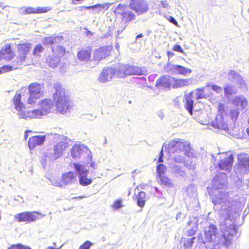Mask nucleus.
I'll use <instances>...</instances> for the list:
<instances>
[{
	"mask_svg": "<svg viewBox=\"0 0 249 249\" xmlns=\"http://www.w3.org/2000/svg\"><path fill=\"white\" fill-rule=\"evenodd\" d=\"M54 89L55 92L53 95L54 102V113H66L70 111L72 106L68 94L60 85H55Z\"/></svg>",
	"mask_w": 249,
	"mask_h": 249,
	"instance_id": "obj_1",
	"label": "nucleus"
},
{
	"mask_svg": "<svg viewBox=\"0 0 249 249\" xmlns=\"http://www.w3.org/2000/svg\"><path fill=\"white\" fill-rule=\"evenodd\" d=\"M113 13L116 18H120L122 22L125 24L117 31L118 34L122 33L126 28V24L136 18L135 14L130 10L127 4L119 3L114 10Z\"/></svg>",
	"mask_w": 249,
	"mask_h": 249,
	"instance_id": "obj_2",
	"label": "nucleus"
},
{
	"mask_svg": "<svg viewBox=\"0 0 249 249\" xmlns=\"http://www.w3.org/2000/svg\"><path fill=\"white\" fill-rule=\"evenodd\" d=\"M43 85L34 82L29 85L28 89L29 97L27 100V104H35L37 100L43 95Z\"/></svg>",
	"mask_w": 249,
	"mask_h": 249,
	"instance_id": "obj_3",
	"label": "nucleus"
},
{
	"mask_svg": "<svg viewBox=\"0 0 249 249\" xmlns=\"http://www.w3.org/2000/svg\"><path fill=\"white\" fill-rule=\"evenodd\" d=\"M113 47L111 45L104 46L94 51L93 61L98 64L102 60L112 55Z\"/></svg>",
	"mask_w": 249,
	"mask_h": 249,
	"instance_id": "obj_4",
	"label": "nucleus"
},
{
	"mask_svg": "<svg viewBox=\"0 0 249 249\" xmlns=\"http://www.w3.org/2000/svg\"><path fill=\"white\" fill-rule=\"evenodd\" d=\"M233 161L234 157L231 152H223L220 157V160L217 164V167L220 170L230 171Z\"/></svg>",
	"mask_w": 249,
	"mask_h": 249,
	"instance_id": "obj_5",
	"label": "nucleus"
},
{
	"mask_svg": "<svg viewBox=\"0 0 249 249\" xmlns=\"http://www.w3.org/2000/svg\"><path fill=\"white\" fill-rule=\"evenodd\" d=\"M40 213L35 211H28L18 213L14 216V219L18 222L30 223L39 219Z\"/></svg>",
	"mask_w": 249,
	"mask_h": 249,
	"instance_id": "obj_6",
	"label": "nucleus"
},
{
	"mask_svg": "<svg viewBox=\"0 0 249 249\" xmlns=\"http://www.w3.org/2000/svg\"><path fill=\"white\" fill-rule=\"evenodd\" d=\"M237 168L242 174L249 173V157L247 154L241 153L238 155Z\"/></svg>",
	"mask_w": 249,
	"mask_h": 249,
	"instance_id": "obj_7",
	"label": "nucleus"
},
{
	"mask_svg": "<svg viewBox=\"0 0 249 249\" xmlns=\"http://www.w3.org/2000/svg\"><path fill=\"white\" fill-rule=\"evenodd\" d=\"M128 6L138 15L142 14L148 10V4L145 0H130Z\"/></svg>",
	"mask_w": 249,
	"mask_h": 249,
	"instance_id": "obj_8",
	"label": "nucleus"
},
{
	"mask_svg": "<svg viewBox=\"0 0 249 249\" xmlns=\"http://www.w3.org/2000/svg\"><path fill=\"white\" fill-rule=\"evenodd\" d=\"M15 57V54L11 44H6L0 50V61H11Z\"/></svg>",
	"mask_w": 249,
	"mask_h": 249,
	"instance_id": "obj_9",
	"label": "nucleus"
},
{
	"mask_svg": "<svg viewBox=\"0 0 249 249\" xmlns=\"http://www.w3.org/2000/svg\"><path fill=\"white\" fill-rule=\"evenodd\" d=\"M92 52V49L91 46L81 48L77 53V58L81 62H88L91 60Z\"/></svg>",
	"mask_w": 249,
	"mask_h": 249,
	"instance_id": "obj_10",
	"label": "nucleus"
},
{
	"mask_svg": "<svg viewBox=\"0 0 249 249\" xmlns=\"http://www.w3.org/2000/svg\"><path fill=\"white\" fill-rule=\"evenodd\" d=\"M169 146L170 152L172 153L184 152L187 153L190 148L188 144L181 141H174L170 143Z\"/></svg>",
	"mask_w": 249,
	"mask_h": 249,
	"instance_id": "obj_11",
	"label": "nucleus"
},
{
	"mask_svg": "<svg viewBox=\"0 0 249 249\" xmlns=\"http://www.w3.org/2000/svg\"><path fill=\"white\" fill-rule=\"evenodd\" d=\"M228 117L220 116V115H216L214 120L212 123V126L214 128L218 129H222L225 131L228 130Z\"/></svg>",
	"mask_w": 249,
	"mask_h": 249,
	"instance_id": "obj_12",
	"label": "nucleus"
},
{
	"mask_svg": "<svg viewBox=\"0 0 249 249\" xmlns=\"http://www.w3.org/2000/svg\"><path fill=\"white\" fill-rule=\"evenodd\" d=\"M232 228L227 227L223 231V234L220 236L218 240V244L221 246H228L231 243V238L233 234L231 233V231Z\"/></svg>",
	"mask_w": 249,
	"mask_h": 249,
	"instance_id": "obj_13",
	"label": "nucleus"
},
{
	"mask_svg": "<svg viewBox=\"0 0 249 249\" xmlns=\"http://www.w3.org/2000/svg\"><path fill=\"white\" fill-rule=\"evenodd\" d=\"M115 75L118 77V71L112 67L105 68L100 74L99 79L100 81L105 82L111 79Z\"/></svg>",
	"mask_w": 249,
	"mask_h": 249,
	"instance_id": "obj_14",
	"label": "nucleus"
},
{
	"mask_svg": "<svg viewBox=\"0 0 249 249\" xmlns=\"http://www.w3.org/2000/svg\"><path fill=\"white\" fill-rule=\"evenodd\" d=\"M22 12L24 14L30 15L32 14H42L47 13L52 10V7L50 6L37 7L36 8L33 7H24L22 8Z\"/></svg>",
	"mask_w": 249,
	"mask_h": 249,
	"instance_id": "obj_15",
	"label": "nucleus"
},
{
	"mask_svg": "<svg viewBox=\"0 0 249 249\" xmlns=\"http://www.w3.org/2000/svg\"><path fill=\"white\" fill-rule=\"evenodd\" d=\"M40 108L46 115L52 112H54V106L51 99L45 98L39 101Z\"/></svg>",
	"mask_w": 249,
	"mask_h": 249,
	"instance_id": "obj_16",
	"label": "nucleus"
},
{
	"mask_svg": "<svg viewBox=\"0 0 249 249\" xmlns=\"http://www.w3.org/2000/svg\"><path fill=\"white\" fill-rule=\"evenodd\" d=\"M45 115L42 110L39 109H35L32 111H25L24 113H20V118L24 119H32L41 118L42 116Z\"/></svg>",
	"mask_w": 249,
	"mask_h": 249,
	"instance_id": "obj_17",
	"label": "nucleus"
},
{
	"mask_svg": "<svg viewBox=\"0 0 249 249\" xmlns=\"http://www.w3.org/2000/svg\"><path fill=\"white\" fill-rule=\"evenodd\" d=\"M45 135H36L30 137L28 140V146L31 150L43 144L45 141Z\"/></svg>",
	"mask_w": 249,
	"mask_h": 249,
	"instance_id": "obj_18",
	"label": "nucleus"
},
{
	"mask_svg": "<svg viewBox=\"0 0 249 249\" xmlns=\"http://www.w3.org/2000/svg\"><path fill=\"white\" fill-rule=\"evenodd\" d=\"M173 77L168 75H162L156 83L157 87H162L164 89H171L172 85Z\"/></svg>",
	"mask_w": 249,
	"mask_h": 249,
	"instance_id": "obj_19",
	"label": "nucleus"
},
{
	"mask_svg": "<svg viewBox=\"0 0 249 249\" xmlns=\"http://www.w3.org/2000/svg\"><path fill=\"white\" fill-rule=\"evenodd\" d=\"M193 91H192L189 93L184 95L183 100L184 108L188 111L191 115L193 114L194 103V101L193 99Z\"/></svg>",
	"mask_w": 249,
	"mask_h": 249,
	"instance_id": "obj_20",
	"label": "nucleus"
},
{
	"mask_svg": "<svg viewBox=\"0 0 249 249\" xmlns=\"http://www.w3.org/2000/svg\"><path fill=\"white\" fill-rule=\"evenodd\" d=\"M13 103L14 105L15 108L18 111V115L20 118V113H24L25 111L22 110L23 108L25 107L23 102L21 101V95L20 93H16L12 100Z\"/></svg>",
	"mask_w": 249,
	"mask_h": 249,
	"instance_id": "obj_21",
	"label": "nucleus"
},
{
	"mask_svg": "<svg viewBox=\"0 0 249 249\" xmlns=\"http://www.w3.org/2000/svg\"><path fill=\"white\" fill-rule=\"evenodd\" d=\"M192 84L191 79H178L173 77L172 87L173 89L179 88L189 86Z\"/></svg>",
	"mask_w": 249,
	"mask_h": 249,
	"instance_id": "obj_22",
	"label": "nucleus"
},
{
	"mask_svg": "<svg viewBox=\"0 0 249 249\" xmlns=\"http://www.w3.org/2000/svg\"><path fill=\"white\" fill-rule=\"evenodd\" d=\"M69 146L68 142L65 141H60L57 142L53 148L54 154L58 157L61 156L63 152Z\"/></svg>",
	"mask_w": 249,
	"mask_h": 249,
	"instance_id": "obj_23",
	"label": "nucleus"
},
{
	"mask_svg": "<svg viewBox=\"0 0 249 249\" xmlns=\"http://www.w3.org/2000/svg\"><path fill=\"white\" fill-rule=\"evenodd\" d=\"M133 66H126L118 71V77H124L127 75H134Z\"/></svg>",
	"mask_w": 249,
	"mask_h": 249,
	"instance_id": "obj_24",
	"label": "nucleus"
},
{
	"mask_svg": "<svg viewBox=\"0 0 249 249\" xmlns=\"http://www.w3.org/2000/svg\"><path fill=\"white\" fill-rule=\"evenodd\" d=\"M76 174L72 171H70L65 173L62 175L61 180L63 184L67 185L73 182L76 179Z\"/></svg>",
	"mask_w": 249,
	"mask_h": 249,
	"instance_id": "obj_25",
	"label": "nucleus"
},
{
	"mask_svg": "<svg viewBox=\"0 0 249 249\" xmlns=\"http://www.w3.org/2000/svg\"><path fill=\"white\" fill-rule=\"evenodd\" d=\"M53 54L55 58H60L66 54L65 48L61 45H58L52 47Z\"/></svg>",
	"mask_w": 249,
	"mask_h": 249,
	"instance_id": "obj_26",
	"label": "nucleus"
},
{
	"mask_svg": "<svg viewBox=\"0 0 249 249\" xmlns=\"http://www.w3.org/2000/svg\"><path fill=\"white\" fill-rule=\"evenodd\" d=\"M88 173V170H85L84 174L79 176V184L83 186H88L92 182V179L91 178H88L87 177Z\"/></svg>",
	"mask_w": 249,
	"mask_h": 249,
	"instance_id": "obj_27",
	"label": "nucleus"
},
{
	"mask_svg": "<svg viewBox=\"0 0 249 249\" xmlns=\"http://www.w3.org/2000/svg\"><path fill=\"white\" fill-rule=\"evenodd\" d=\"M158 183L162 186L172 187L173 186L171 180L165 175L156 177Z\"/></svg>",
	"mask_w": 249,
	"mask_h": 249,
	"instance_id": "obj_28",
	"label": "nucleus"
},
{
	"mask_svg": "<svg viewBox=\"0 0 249 249\" xmlns=\"http://www.w3.org/2000/svg\"><path fill=\"white\" fill-rule=\"evenodd\" d=\"M232 103L236 107L240 106L242 109L246 107L248 105L247 100L242 96H236L232 100Z\"/></svg>",
	"mask_w": 249,
	"mask_h": 249,
	"instance_id": "obj_29",
	"label": "nucleus"
},
{
	"mask_svg": "<svg viewBox=\"0 0 249 249\" xmlns=\"http://www.w3.org/2000/svg\"><path fill=\"white\" fill-rule=\"evenodd\" d=\"M32 44L30 42H24L17 45L18 52H22L26 54H28L31 51Z\"/></svg>",
	"mask_w": 249,
	"mask_h": 249,
	"instance_id": "obj_30",
	"label": "nucleus"
},
{
	"mask_svg": "<svg viewBox=\"0 0 249 249\" xmlns=\"http://www.w3.org/2000/svg\"><path fill=\"white\" fill-rule=\"evenodd\" d=\"M137 205L141 208H143L146 201V194L143 191L140 192L136 196Z\"/></svg>",
	"mask_w": 249,
	"mask_h": 249,
	"instance_id": "obj_31",
	"label": "nucleus"
},
{
	"mask_svg": "<svg viewBox=\"0 0 249 249\" xmlns=\"http://www.w3.org/2000/svg\"><path fill=\"white\" fill-rule=\"evenodd\" d=\"M173 69L175 72L177 74L185 75L187 73H190L192 72V70L189 69H186L182 66L176 65L174 66Z\"/></svg>",
	"mask_w": 249,
	"mask_h": 249,
	"instance_id": "obj_32",
	"label": "nucleus"
},
{
	"mask_svg": "<svg viewBox=\"0 0 249 249\" xmlns=\"http://www.w3.org/2000/svg\"><path fill=\"white\" fill-rule=\"evenodd\" d=\"M18 55L16 59L15 60V65L20 66L24 62L27 58L28 55L22 52H18Z\"/></svg>",
	"mask_w": 249,
	"mask_h": 249,
	"instance_id": "obj_33",
	"label": "nucleus"
},
{
	"mask_svg": "<svg viewBox=\"0 0 249 249\" xmlns=\"http://www.w3.org/2000/svg\"><path fill=\"white\" fill-rule=\"evenodd\" d=\"M217 115H220V116L228 117V113L227 112V107L223 103H219L217 106Z\"/></svg>",
	"mask_w": 249,
	"mask_h": 249,
	"instance_id": "obj_34",
	"label": "nucleus"
},
{
	"mask_svg": "<svg viewBox=\"0 0 249 249\" xmlns=\"http://www.w3.org/2000/svg\"><path fill=\"white\" fill-rule=\"evenodd\" d=\"M82 153V149L79 145H74L71 149V155L73 158L79 157Z\"/></svg>",
	"mask_w": 249,
	"mask_h": 249,
	"instance_id": "obj_35",
	"label": "nucleus"
},
{
	"mask_svg": "<svg viewBox=\"0 0 249 249\" xmlns=\"http://www.w3.org/2000/svg\"><path fill=\"white\" fill-rule=\"evenodd\" d=\"M44 51L43 46L40 43L35 45L33 51V55L36 57L41 56V53Z\"/></svg>",
	"mask_w": 249,
	"mask_h": 249,
	"instance_id": "obj_36",
	"label": "nucleus"
},
{
	"mask_svg": "<svg viewBox=\"0 0 249 249\" xmlns=\"http://www.w3.org/2000/svg\"><path fill=\"white\" fill-rule=\"evenodd\" d=\"M15 60H13L12 62L11 65H5V66H2L1 67V71H2V72L9 71H11L13 70L18 69V67L19 66V65H16V66H15Z\"/></svg>",
	"mask_w": 249,
	"mask_h": 249,
	"instance_id": "obj_37",
	"label": "nucleus"
},
{
	"mask_svg": "<svg viewBox=\"0 0 249 249\" xmlns=\"http://www.w3.org/2000/svg\"><path fill=\"white\" fill-rule=\"evenodd\" d=\"M166 170V167L164 164L162 163L159 164L157 167L156 177H159L162 175H164Z\"/></svg>",
	"mask_w": 249,
	"mask_h": 249,
	"instance_id": "obj_38",
	"label": "nucleus"
},
{
	"mask_svg": "<svg viewBox=\"0 0 249 249\" xmlns=\"http://www.w3.org/2000/svg\"><path fill=\"white\" fill-rule=\"evenodd\" d=\"M86 9H94L95 8H98L100 9L107 10L108 8V5L107 3H98L93 6H84Z\"/></svg>",
	"mask_w": 249,
	"mask_h": 249,
	"instance_id": "obj_39",
	"label": "nucleus"
},
{
	"mask_svg": "<svg viewBox=\"0 0 249 249\" xmlns=\"http://www.w3.org/2000/svg\"><path fill=\"white\" fill-rule=\"evenodd\" d=\"M204 89L205 87H202L201 88H198L196 89V100L206 98V96L204 92Z\"/></svg>",
	"mask_w": 249,
	"mask_h": 249,
	"instance_id": "obj_40",
	"label": "nucleus"
},
{
	"mask_svg": "<svg viewBox=\"0 0 249 249\" xmlns=\"http://www.w3.org/2000/svg\"><path fill=\"white\" fill-rule=\"evenodd\" d=\"M133 70L134 71V75H142L146 73V71L143 67L133 66Z\"/></svg>",
	"mask_w": 249,
	"mask_h": 249,
	"instance_id": "obj_41",
	"label": "nucleus"
},
{
	"mask_svg": "<svg viewBox=\"0 0 249 249\" xmlns=\"http://www.w3.org/2000/svg\"><path fill=\"white\" fill-rule=\"evenodd\" d=\"M55 37L53 36H47L44 38L43 43L45 45H53L54 43Z\"/></svg>",
	"mask_w": 249,
	"mask_h": 249,
	"instance_id": "obj_42",
	"label": "nucleus"
},
{
	"mask_svg": "<svg viewBox=\"0 0 249 249\" xmlns=\"http://www.w3.org/2000/svg\"><path fill=\"white\" fill-rule=\"evenodd\" d=\"M224 94L226 96H228L231 95L232 94L235 93L236 92L233 91L232 87L231 85H227L224 88Z\"/></svg>",
	"mask_w": 249,
	"mask_h": 249,
	"instance_id": "obj_43",
	"label": "nucleus"
},
{
	"mask_svg": "<svg viewBox=\"0 0 249 249\" xmlns=\"http://www.w3.org/2000/svg\"><path fill=\"white\" fill-rule=\"evenodd\" d=\"M122 207H123V205L121 199L115 200L111 205V208L113 210H117Z\"/></svg>",
	"mask_w": 249,
	"mask_h": 249,
	"instance_id": "obj_44",
	"label": "nucleus"
},
{
	"mask_svg": "<svg viewBox=\"0 0 249 249\" xmlns=\"http://www.w3.org/2000/svg\"><path fill=\"white\" fill-rule=\"evenodd\" d=\"M73 165L79 176L84 174V171L85 170H83V166L81 164H80L78 163H73Z\"/></svg>",
	"mask_w": 249,
	"mask_h": 249,
	"instance_id": "obj_45",
	"label": "nucleus"
},
{
	"mask_svg": "<svg viewBox=\"0 0 249 249\" xmlns=\"http://www.w3.org/2000/svg\"><path fill=\"white\" fill-rule=\"evenodd\" d=\"M229 76V79L230 80H233L234 79L237 78H241V76L234 71L231 70L228 73Z\"/></svg>",
	"mask_w": 249,
	"mask_h": 249,
	"instance_id": "obj_46",
	"label": "nucleus"
},
{
	"mask_svg": "<svg viewBox=\"0 0 249 249\" xmlns=\"http://www.w3.org/2000/svg\"><path fill=\"white\" fill-rule=\"evenodd\" d=\"M7 249H31V248L21 244H17L16 245H12Z\"/></svg>",
	"mask_w": 249,
	"mask_h": 249,
	"instance_id": "obj_47",
	"label": "nucleus"
},
{
	"mask_svg": "<svg viewBox=\"0 0 249 249\" xmlns=\"http://www.w3.org/2000/svg\"><path fill=\"white\" fill-rule=\"evenodd\" d=\"M209 231L211 237L212 235L215 236L217 234V227L213 224L210 225L209 226Z\"/></svg>",
	"mask_w": 249,
	"mask_h": 249,
	"instance_id": "obj_48",
	"label": "nucleus"
},
{
	"mask_svg": "<svg viewBox=\"0 0 249 249\" xmlns=\"http://www.w3.org/2000/svg\"><path fill=\"white\" fill-rule=\"evenodd\" d=\"M239 112L235 109H231L230 111V116L231 119L235 121L237 119L239 115Z\"/></svg>",
	"mask_w": 249,
	"mask_h": 249,
	"instance_id": "obj_49",
	"label": "nucleus"
},
{
	"mask_svg": "<svg viewBox=\"0 0 249 249\" xmlns=\"http://www.w3.org/2000/svg\"><path fill=\"white\" fill-rule=\"evenodd\" d=\"M196 229H197V227L196 226L194 225V226H192V227H191L190 229H189L187 230V235L188 236H192L195 235V234L196 232Z\"/></svg>",
	"mask_w": 249,
	"mask_h": 249,
	"instance_id": "obj_50",
	"label": "nucleus"
},
{
	"mask_svg": "<svg viewBox=\"0 0 249 249\" xmlns=\"http://www.w3.org/2000/svg\"><path fill=\"white\" fill-rule=\"evenodd\" d=\"M196 239L195 237H193L190 239H188L184 243V246L186 248H190L192 247L194 243V240Z\"/></svg>",
	"mask_w": 249,
	"mask_h": 249,
	"instance_id": "obj_51",
	"label": "nucleus"
},
{
	"mask_svg": "<svg viewBox=\"0 0 249 249\" xmlns=\"http://www.w3.org/2000/svg\"><path fill=\"white\" fill-rule=\"evenodd\" d=\"M92 245V243H91V242L86 241L79 247V249H90Z\"/></svg>",
	"mask_w": 249,
	"mask_h": 249,
	"instance_id": "obj_52",
	"label": "nucleus"
},
{
	"mask_svg": "<svg viewBox=\"0 0 249 249\" xmlns=\"http://www.w3.org/2000/svg\"><path fill=\"white\" fill-rule=\"evenodd\" d=\"M173 50L176 52L184 53V51L179 45H175L173 47Z\"/></svg>",
	"mask_w": 249,
	"mask_h": 249,
	"instance_id": "obj_53",
	"label": "nucleus"
},
{
	"mask_svg": "<svg viewBox=\"0 0 249 249\" xmlns=\"http://www.w3.org/2000/svg\"><path fill=\"white\" fill-rule=\"evenodd\" d=\"M211 88L213 91H215L217 93H219L220 91L222 90V88L220 86L216 85H212Z\"/></svg>",
	"mask_w": 249,
	"mask_h": 249,
	"instance_id": "obj_54",
	"label": "nucleus"
},
{
	"mask_svg": "<svg viewBox=\"0 0 249 249\" xmlns=\"http://www.w3.org/2000/svg\"><path fill=\"white\" fill-rule=\"evenodd\" d=\"M160 4L163 8H168L169 7V3L167 0L161 1Z\"/></svg>",
	"mask_w": 249,
	"mask_h": 249,
	"instance_id": "obj_55",
	"label": "nucleus"
},
{
	"mask_svg": "<svg viewBox=\"0 0 249 249\" xmlns=\"http://www.w3.org/2000/svg\"><path fill=\"white\" fill-rule=\"evenodd\" d=\"M168 20L171 22L172 23L174 24L175 25H177L178 24L177 21L175 20V19L171 16L169 17L168 18Z\"/></svg>",
	"mask_w": 249,
	"mask_h": 249,
	"instance_id": "obj_56",
	"label": "nucleus"
},
{
	"mask_svg": "<svg viewBox=\"0 0 249 249\" xmlns=\"http://www.w3.org/2000/svg\"><path fill=\"white\" fill-rule=\"evenodd\" d=\"M163 150H161L160 152V156L158 158V162H163Z\"/></svg>",
	"mask_w": 249,
	"mask_h": 249,
	"instance_id": "obj_57",
	"label": "nucleus"
},
{
	"mask_svg": "<svg viewBox=\"0 0 249 249\" xmlns=\"http://www.w3.org/2000/svg\"><path fill=\"white\" fill-rule=\"evenodd\" d=\"M33 132L32 130H26L25 131V135H24V138L25 140H27L28 137V133H33Z\"/></svg>",
	"mask_w": 249,
	"mask_h": 249,
	"instance_id": "obj_58",
	"label": "nucleus"
},
{
	"mask_svg": "<svg viewBox=\"0 0 249 249\" xmlns=\"http://www.w3.org/2000/svg\"><path fill=\"white\" fill-rule=\"evenodd\" d=\"M84 0H71V4H76L78 3H81L82 1Z\"/></svg>",
	"mask_w": 249,
	"mask_h": 249,
	"instance_id": "obj_59",
	"label": "nucleus"
},
{
	"mask_svg": "<svg viewBox=\"0 0 249 249\" xmlns=\"http://www.w3.org/2000/svg\"><path fill=\"white\" fill-rule=\"evenodd\" d=\"M167 55L168 57H172L174 55V53L171 51H167Z\"/></svg>",
	"mask_w": 249,
	"mask_h": 249,
	"instance_id": "obj_60",
	"label": "nucleus"
},
{
	"mask_svg": "<svg viewBox=\"0 0 249 249\" xmlns=\"http://www.w3.org/2000/svg\"><path fill=\"white\" fill-rule=\"evenodd\" d=\"M62 246L59 248H53V247L49 246L46 249H60Z\"/></svg>",
	"mask_w": 249,
	"mask_h": 249,
	"instance_id": "obj_61",
	"label": "nucleus"
},
{
	"mask_svg": "<svg viewBox=\"0 0 249 249\" xmlns=\"http://www.w3.org/2000/svg\"><path fill=\"white\" fill-rule=\"evenodd\" d=\"M143 36V35L142 34H140L139 35H138L136 36V39H138V38H141V37H142Z\"/></svg>",
	"mask_w": 249,
	"mask_h": 249,
	"instance_id": "obj_62",
	"label": "nucleus"
},
{
	"mask_svg": "<svg viewBox=\"0 0 249 249\" xmlns=\"http://www.w3.org/2000/svg\"><path fill=\"white\" fill-rule=\"evenodd\" d=\"M246 133H247V135H248V136H249V126L246 129Z\"/></svg>",
	"mask_w": 249,
	"mask_h": 249,
	"instance_id": "obj_63",
	"label": "nucleus"
},
{
	"mask_svg": "<svg viewBox=\"0 0 249 249\" xmlns=\"http://www.w3.org/2000/svg\"><path fill=\"white\" fill-rule=\"evenodd\" d=\"M2 73V71H1V68H0V74Z\"/></svg>",
	"mask_w": 249,
	"mask_h": 249,
	"instance_id": "obj_64",
	"label": "nucleus"
}]
</instances>
